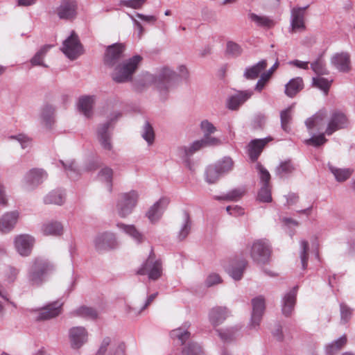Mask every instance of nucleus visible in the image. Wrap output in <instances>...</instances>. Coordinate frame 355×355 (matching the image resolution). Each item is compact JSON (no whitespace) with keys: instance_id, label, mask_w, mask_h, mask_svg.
<instances>
[{"instance_id":"603ef678","label":"nucleus","mask_w":355,"mask_h":355,"mask_svg":"<svg viewBox=\"0 0 355 355\" xmlns=\"http://www.w3.org/2000/svg\"><path fill=\"white\" fill-rule=\"evenodd\" d=\"M309 243L306 241H300V257L301 259L302 267V269L305 270L307 267V262L309 258Z\"/></svg>"},{"instance_id":"5701e85b","label":"nucleus","mask_w":355,"mask_h":355,"mask_svg":"<svg viewBox=\"0 0 355 355\" xmlns=\"http://www.w3.org/2000/svg\"><path fill=\"white\" fill-rule=\"evenodd\" d=\"M297 287H294L284 296L282 299V311L284 315H291L296 302Z\"/></svg>"},{"instance_id":"0e129e2a","label":"nucleus","mask_w":355,"mask_h":355,"mask_svg":"<svg viewBox=\"0 0 355 355\" xmlns=\"http://www.w3.org/2000/svg\"><path fill=\"white\" fill-rule=\"evenodd\" d=\"M324 135H326V134L324 132L323 133L320 134L319 135L313 136L311 138L307 139L306 141V143L308 145H311V146H313L315 147H318V146L324 144V143H326V141H327L324 137Z\"/></svg>"},{"instance_id":"ea45409f","label":"nucleus","mask_w":355,"mask_h":355,"mask_svg":"<svg viewBox=\"0 0 355 355\" xmlns=\"http://www.w3.org/2000/svg\"><path fill=\"white\" fill-rule=\"evenodd\" d=\"M204 141L202 139L196 140L193 141L189 146L181 147L179 149L180 154H184L185 157H189L193 155L196 152L200 150V149L205 148Z\"/></svg>"},{"instance_id":"774afa93","label":"nucleus","mask_w":355,"mask_h":355,"mask_svg":"<svg viewBox=\"0 0 355 355\" xmlns=\"http://www.w3.org/2000/svg\"><path fill=\"white\" fill-rule=\"evenodd\" d=\"M257 169L259 170L260 179L263 182V184L270 185L269 182L270 180V175L268 170L263 167L260 164H257Z\"/></svg>"},{"instance_id":"ddd939ff","label":"nucleus","mask_w":355,"mask_h":355,"mask_svg":"<svg viewBox=\"0 0 355 355\" xmlns=\"http://www.w3.org/2000/svg\"><path fill=\"white\" fill-rule=\"evenodd\" d=\"M78 2L76 0H61L56 8V14L61 19L71 20L77 15Z\"/></svg>"},{"instance_id":"de8ad7c7","label":"nucleus","mask_w":355,"mask_h":355,"mask_svg":"<svg viewBox=\"0 0 355 355\" xmlns=\"http://www.w3.org/2000/svg\"><path fill=\"white\" fill-rule=\"evenodd\" d=\"M216 331L221 340L223 341H230L236 337L238 329L236 327H229L217 329Z\"/></svg>"},{"instance_id":"f257e3e1","label":"nucleus","mask_w":355,"mask_h":355,"mask_svg":"<svg viewBox=\"0 0 355 355\" xmlns=\"http://www.w3.org/2000/svg\"><path fill=\"white\" fill-rule=\"evenodd\" d=\"M188 76L187 67L180 65L178 67V74L168 67H164L156 76L148 72L144 73L141 81L144 82V85H155L160 92H162L173 88L178 81L179 77L186 79Z\"/></svg>"},{"instance_id":"5fc2aeb1","label":"nucleus","mask_w":355,"mask_h":355,"mask_svg":"<svg viewBox=\"0 0 355 355\" xmlns=\"http://www.w3.org/2000/svg\"><path fill=\"white\" fill-rule=\"evenodd\" d=\"M257 200L261 202H272L270 185L263 184L258 193Z\"/></svg>"},{"instance_id":"c756f323","label":"nucleus","mask_w":355,"mask_h":355,"mask_svg":"<svg viewBox=\"0 0 355 355\" xmlns=\"http://www.w3.org/2000/svg\"><path fill=\"white\" fill-rule=\"evenodd\" d=\"M94 98L92 96H83L79 98L78 103V110L87 118L93 114Z\"/></svg>"},{"instance_id":"423d86ee","label":"nucleus","mask_w":355,"mask_h":355,"mask_svg":"<svg viewBox=\"0 0 355 355\" xmlns=\"http://www.w3.org/2000/svg\"><path fill=\"white\" fill-rule=\"evenodd\" d=\"M137 274L141 275L148 274L150 279L157 280L162 274L161 261L155 260L153 254H150L146 262L138 270Z\"/></svg>"},{"instance_id":"6ab92c4d","label":"nucleus","mask_w":355,"mask_h":355,"mask_svg":"<svg viewBox=\"0 0 355 355\" xmlns=\"http://www.w3.org/2000/svg\"><path fill=\"white\" fill-rule=\"evenodd\" d=\"M168 203L169 200L167 198H162L150 207L146 216L152 223L160 219Z\"/></svg>"},{"instance_id":"e2e57ef3","label":"nucleus","mask_w":355,"mask_h":355,"mask_svg":"<svg viewBox=\"0 0 355 355\" xmlns=\"http://www.w3.org/2000/svg\"><path fill=\"white\" fill-rule=\"evenodd\" d=\"M340 320L343 323H347L352 315V309L345 303L340 304Z\"/></svg>"},{"instance_id":"c85d7f7f","label":"nucleus","mask_w":355,"mask_h":355,"mask_svg":"<svg viewBox=\"0 0 355 355\" xmlns=\"http://www.w3.org/2000/svg\"><path fill=\"white\" fill-rule=\"evenodd\" d=\"M187 327L188 325L185 324L181 327L172 330L170 332L171 339L180 345H184L191 336V333L187 330Z\"/></svg>"},{"instance_id":"680f3d73","label":"nucleus","mask_w":355,"mask_h":355,"mask_svg":"<svg viewBox=\"0 0 355 355\" xmlns=\"http://www.w3.org/2000/svg\"><path fill=\"white\" fill-rule=\"evenodd\" d=\"M331 81H329L327 79L322 77L313 78V85L315 87L320 88L321 90L324 91L326 94H327L328 90L331 86Z\"/></svg>"},{"instance_id":"7c9ffc66","label":"nucleus","mask_w":355,"mask_h":355,"mask_svg":"<svg viewBox=\"0 0 355 355\" xmlns=\"http://www.w3.org/2000/svg\"><path fill=\"white\" fill-rule=\"evenodd\" d=\"M19 274V269L12 266H6L2 271V278L3 284L6 286H10L17 280Z\"/></svg>"},{"instance_id":"aec40b11","label":"nucleus","mask_w":355,"mask_h":355,"mask_svg":"<svg viewBox=\"0 0 355 355\" xmlns=\"http://www.w3.org/2000/svg\"><path fill=\"white\" fill-rule=\"evenodd\" d=\"M331 63L340 72L347 73L351 70L350 55L347 52L335 53L331 57Z\"/></svg>"},{"instance_id":"864d4df0","label":"nucleus","mask_w":355,"mask_h":355,"mask_svg":"<svg viewBox=\"0 0 355 355\" xmlns=\"http://www.w3.org/2000/svg\"><path fill=\"white\" fill-rule=\"evenodd\" d=\"M245 189L242 188L235 189L230 192H228L226 195L217 197L218 200H232V201H237L239 200L245 193Z\"/></svg>"},{"instance_id":"c9c22d12","label":"nucleus","mask_w":355,"mask_h":355,"mask_svg":"<svg viewBox=\"0 0 355 355\" xmlns=\"http://www.w3.org/2000/svg\"><path fill=\"white\" fill-rule=\"evenodd\" d=\"M52 45L46 44L42 46L40 50L35 54L31 58V63L32 66H42L47 67L48 66L44 63V58L46 56L47 52L52 47Z\"/></svg>"},{"instance_id":"79ce46f5","label":"nucleus","mask_w":355,"mask_h":355,"mask_svg":"<svg viewBox=\"0 0 355 355\" xmlns=\"http://www.w3.org/2000/svg\"><path fill=\"white\" fill-rule=\"evenodd\" d=\"M293 105H291L280 112L282 128L285 132H288L291 130L290 123L292 120V110H293Z\"/></svg>"},{"instance_id":"0eeeda50","label":"nucleus","mask_w":355,"mask_h":355,"mask_svg":"<svg viewBox=\"0 0 355 355\" xmlns=\"http://www.w3.org/2000/svg\"><path fill=\"white\" fill-rule=\"evenodd\" d=\"M271 253L270 246L268 241L258 240L254 242L251 249L252 259L259 264L267 263Z\"/></svg>"},{"instance_id":"9b49d317","label":"nucleus","mask_w":355,"mask_h":355,"mask_svg":"<svg viewBox=\"0 0 355 355\" xmlns=\"http://www.w3.org/2000/svg\"><path fill=\"white\" fill-rule=\"evenodd\" d=\"M125 49V45L122 43H115L108 46L104 56L105 64L109 67L116 65L123 58Z\"/></svg>"},{"instance_id":"f704fd0d","label":"nucleus","mask_w":355,"mask_h":355,"mask_svg":"<svg viewBox=\"0 0 355 355\" xmlns=\"http://www.w3.org/2000/svg\"><path fill=\"white\" fill-rule=\"evenodd\" d=\"M40 119L46 127L51 128L55 121L53 107L51 105L44 106L41 110Z\"/></svg>"},{"instance_id":"09e8293b","label":"nucleus","mask_w":355,"mask_h":355,"mask_svg":"<svg viewBox=\"0 0 355 355\" xmlns=\"http://www.w3.org/2000/svg\"><path fill=\"white\" fill-rule=\"evenodd\" d=\"M142 138L146 141L149 146L152 145L155 140V132L153 128L148 121H146L141 132Z\"/></svg>"},{"instance_id":"f03ea898","label":"nucleus","mask_w":355,"mask_h":355,"mask_svg":"<svg viewBox=\"0 0 355 355\" xmlns=\"http://www.w3.org/2000/svg\"><path fill=\"white\" fill-rule=\"evenodd\" d=\"M55 270L54 264L49 260L37 257L35 259L28 271V279L33 286L41 285L47 275Z\"/></svg>"},{"instance_id":"2f4dec72","label":"nucleus","mask_w":355,"mask_h":355,"mask_svg":"<svg viewBox=\"0 0 355 355\" xmlns=\"http://www.w3.org/2000/svg\"><path fill=\"white\" fill-rule=\"evenodd\" d=\"M65 201V193L62 190H53L44 197V202L46 205L54 204L62 205Z\"/></svg>"},{"instance_id":"4468645a","label":"nucleus","mask_w":355,"mask_h":355,"mask_svg":"<svg viewBox=\"0 0 355 355\" xmlns=\"http://www.w3.org/2000/svg\"><path fill=\"white\" fill-rule=\"evenodd\" d=\"M328 119L327 111L326 110H320L312 117L307 119L305 124L309 130H315L320 132L326 129Z\"/></svg>"},{"instance_id":"bf43d9fd","label":"nucleus","mask_w":355,"mask_h":355,"mask_svg":"<svg viewBox=\"0 0 355 355\" xmlns=\"http://www.w3.org/2000/svg\"><path fill=\"white\" fill-rule=\"evenodd\" d=\"M311 67L318 75H327L329 73L324 61L321 58H318L311 63Z\"/></svg>"},{"instance_id":"052dcab7","label":"nucleus","mask_w":355,"mask_h":355,"mask_svg":"<svg viewBox=\"0 0 355 355\" xmlns=\"http://www.w3.org/2000/svg\"><path fill=\"white\" fill-rule=\"evenodd\" d=\"M200 128L203 133L204 137L211 135L217 130L214 125L207 119H204L201 121Z\"/></svg>"},{"instance_id":"4c0bfd02","label":"nucleus","mask_w":355,"mask_h":355,"mask_svg":"<svg viewBox=\"0 0 355 355\" xmlns=\"http://www.w3.org/2000/svg\"><path fill=\"white\" fill-rule=\"evenodd\" d=\"M117 227L125 234L131 236L136 242L141 243L143 241V235L132 225L118 223Z\"/></svg>"},{"instance_id":"39448f33","label":"nucleus","mask_w":355,"mask_h":355,"mask_svg":"<svg viewBox=\"0 0 355 355\" xmlns=\"http://www.w3.org/2000/svg\"><path fill=\"white\" fill-rule=\"evenodd\" d=\"M139 198V194L136 191H130L121 193L116 203V211L118 214L125 218L130 215L136 207Z\"/></svg>"},{"instance_id":"72a5a7b5","label":"nucleus","mask_w":355,"mask_h":355,"mask_svg":"<svg viewBox=\"0 0 355 355\" xmlns=\"http://www.w3.org/2000/svg\"><path fill=\"white\" fill-rule=\"evenodd\" d=\"M246 264L247 263L245 261H240L234 264L231 265L226 269V271L234 280H240L243 277Z\"/></svg>"},{"instance_id":"2eb2a0df","label":"nucleus","mask_w":355,"mask_h":355,"mask_svg":"<svg viewBox=\"0 0 355 355\" xmlns=\"http://www.w3.org/2000/svg\"><path fill=\"white\" fill-rule=\"evenodd\" d=\"M94 242L95 248L98 252L113 249L117 246L115 235L111 232L99 234Z\"/></svg>"},{"instance_id":"58836bf2","label":"nucleus","mask_w":355,"mask_h":355,"mask_svg":"<svg viewBox=\"0 0 355 355\" xmlns=\"http://www.w3.org/2000/svg\"><path fill=\"white\" fill-rule=\"evenodd\" d=\"M329 169L338 182H345L350 178L353 173L351 168H339L329 164Z\"/></svg>"},{"instance_id":"dca6fc26","label":"nucleus","mask_w":355,"mask_h":355,"mask_svg":"<svg viewBox=\"0 0 355 355\" xmlns=\"http://www.w3.org/2000/svg\"><path fill=\"white\" fill-rule=\"evenodd\" d=\"M35 239L28 234H21L15 237V248L17 252L23 257H27L31 254Z\"/></svg>"},{"instance_id":"37998d69","label":"nucleus","mask_w":355,"mask_h":355,"mask_svg":"<svg viewBox=\"0 0 355 355\" xmlns=\"http://www.w3.org/2000/svg\"><path fill=\"white\" fill-rule=\"evenodd\" d=\"M346 343L347 338L345 336H343L338 340L327 345L325 347L327 354L334 355L343 348V347L346 344Z\"/></svg>"},{"instance_id":"cd10ccee","label":"nucleus","mask_w":355,"mask_h":355,"mask_svg":"<svg viewBox=\"0 0 355 355\" xmlns=\"http://www.w3.org/2000/svg\"><path fill=\"white\" fill-rule=\"evenodd\" d=\"M304 87L303 80L300 77L292 78L285 85V94L287 96L293 98Z\"/></svg>"},{"instance_id":"20e7f679","label":"nucleus","mask_w":355,"mask_h":355,"mask_svg":"<svg viewBox=\"0 0 355 355\" xmlns=\"http://www.w3.org/2000/svg\"><path fill=\"white\" fill-rule=\"evenodd\" d=\"M121 116L119 112H114L111 114L109 119L103 123L98 125L96 130L97 139L101 147L108 151L112 150L111 129L114 126V123Z\"/></svg>"},{"instance_id":"b1692460","label":"nucleus","mask_w":355,"mask_h":355,"mask_svg":"<svg viewBox=\"0 0 355 355\" xmlns=\"http://www.w3.org/2000/svg\"><path fill=\"white\" fill-rule=\"evenodd\" d=\"M62 304L54 302L40 309L37 317V320H49L59 315L61 313Z\"/></svg>"},{"instance_id":"6e6552de","label":"nucleus","mask_w":355,"mask_h":355,"mask_svg":"<svg viewBox=\"0 0 355 355\" xmlns=\"http://www.w3.org/2000/svg\"><path fill=\"white\" fill-rule=\"evenodd\" d=\"M349 120L347 116L340 111H334L329 116L328 123L324 133L329 136L334 132L347 128Z\"/></svg>"},{"instance_id":"3c124183","label":"nucleus","mask_w":355,"mask_h":355,"mask_svg":"<svg viewBox=\"0 0 355 355\" xmlns=\"http://www.w3.org/2000/svg\"><path fill=\"white\" fill-rule=\"evenodd\" d=\"M113 171L111 168L105 166L98 173V178L102 182H105L107 185L109 191L112 190V180Z\"/></svg>"},{"instance_id":"4be33fe9","label":"nucleus","mask_w":355,"mask_h":355,"mask_svg":"<svg viewBox=\"0 0 355 355\" xmlns=\"http://www.w3.org/2000/svg\"><path fill=\"white\" fill-rule=\"evenodd\" d=\"M19 212L12 211L6 212L0 218V232L8 233L12 230L17 223Z\"/></svg>"},{"instance_id":"a211bd4d","label":"nucleus","mask_w":355,"mask_h":355,"mask_svg":"<svg viewBox=\"0 0 355 355\" xmlns=\"http://www.w3.org/2000/svg\"><path fill=\"white\" fill-rule=\"evenodd\" d=\"M230 315V312L227 307L214 306L209 310L208 318L210 324L216 328L222 324Z\"/></svg>"},{"instance_id":"bb28decb","label":"nucleus","mask_w":355,"mask_h":355,"mask_svg":"<svg viewBox=\"0 0 355 355\" xmlns=\"http://www.w3.org/2000/svg\"><path fill=\"white\" fill-rule=\"evenodd\" d=\"M270 139L252 140L248 145V155L252 161H256L261 153L264 146Z\"/></svg>"},{"instance_id":"a19ab883","label":"nucleus","mask_w":355,"mask_h":355,"mask_svg":"<svg viewBox=\"0 0 355 355\" xmlns=\"http://www.w3.org/2000/svg\"><path fill=\"white\" fill-rule=\"evenodd\" d=\"M64 168L66 173L69 178L71 180H76L78 175L80 173V170L78 167L76 163L73 160H69L67 162L60 161Z\"/></svg>"},{"instance_id":"9d476101","label":"nucleus","mask_w":355,"mask_h":355,"mask_svg":"<svg viewBox=\"0 0 355 355\" xmlns=\"http://www.w3.org/2000/svg\"><path fill=\"white\" fill-rule=\"evenodd\" d=\"M62 51L71 60L76 59L83 53L82 45L74 31L64 41Z\"/></svg>"},{"instance_id":"49530a36","label":"nucleus","mask_w":355,"mask_h":355,"mask_svg":"<svg viewBox=\"0 0 355 355\" xmlns=\"http://www.w3.org/2000/svg\"><path fill=\"white\" fill-rule=\"evenodd\" d=\"M221 175L216 165L209 166L206 169L205 180L209 184L216 183Z\"/></svg>"},{"instance_id":"a18cd8bd","label":"nucleus","mask_w":355,"mask_h":355,"mask_svg":"<svg viewBox=\"0 0 355 355\" xmlns=\"http://www.w3.org/2000/svg\"><path fill=\"white\" fill-rule=\"evenodd\" d=\"M218 171L223 175L227 173L233 169L234 162L230 157H224L222 159L219 160L216 164Z\"/></svg>"},{"instance_id":"13d9d810","label":"nucleus","mask_w":355,"mask_h":355,"mask_svg":"<svg viewBox=\"0 0 355 355\" xmlns=\"http://www.w3.org/2000/svg\"><path fill=\"white\" fill-rule=\"evenodd\" d=\"M250 18L252 21L261 26L270 28L274 25V21L266 17L259 16L256 14L252 13L250 15Z\"/></svg>"},{"instance_id":"412c9836","label":"nucleus","mask_w":355,"mask_h":355,"mask_svg":"<svg viewBox=\"0 0 355 355\" xmlns=\"http://www.w3.org/2000/svg\"><path fill=\"white\" fill-rule=\"evenodd\" d=\"M47 173L41 168H33L25 175V181L28 187L35 188L42 184L46 178Z\"/></svg>"},{"instance_id":"a878e982","label":"nucleus","mask_w":355,"mask_h":355,"mask_svg":"<svg viewBox=\"0 0 355 355\" xmlns=\"http://www.w3.org/2000/svg\"><path fill=\"white\" fill-rule=\"evenodd\" d=\"M253 94L252 90L241 91L230 96L227 101V107L230 110H236Z\"/></svg>"},{"instance_id":"c03bdc74","label":"nucleus","mask_w":355,"mask_h":355,"mask_svg":"<svg viewBox=\"0 0 355 355\" xmlns=\"http://www.w3.org/2000/svg\"><path fill=\"white\" fill-rule=\"evenodd\" d=\"M295 171L293 163L288 160L282 162L276 168V174L280 178L286 177Z\"/></svg>"},{"instance_id":"4d7b16f0","label":"nucleus","mask_w":355,"mask_h":355,"mask_svg":"<svg viewBox=\"0 0 355 355\" xmlns=\"http://www.w3.org/2000/svg\"><path fill=\"white\" fill-rule=\"evenodd\" d=\"M243 49L241 46L233 42L228 41L226 45V53L232 57L236 58L241 55Z\"/></svg>"},{"instance_id":"338daca9","label":"nucleus","mask_w":355,"mask_h":355,"mask_svg":"<svg viewBox=\"0 0 355 355\" xmlns=\"http://www.w3.org/2000/svg\"><path fill=\"white\" fill-rule=\"evenodd\" d=\"M108 355H126L125 344L123 343H119L112 346Z\"/></svg>"},{"instance_id":"1a4fd4ad","label":"nucleus","mask_w":355,"mask_h":355,"mask_svg":"<svg viewBox=\"0 0 355 355\" xmlns=\"http://www.w3.org/2000/svg\"><path fill=\"white\" fill-rule=\"evenodd\" d=\"M309 6L304 7H294L291 10L290 32H303L306 30L305 17L306 10Z\"/></svg>"},{"instance_id":"6e6d98bb","label":"nucleus","mask_w":355,"mask_h":355,"mask_svg":"<svg viewBox=\"0 0 355 355\" xmlns=\"http://www.w3.org/2000/svg\"><path fill=\"white\" fill-rule=\"evenodd\" d=\"M202 349L197 343H189L182 350V355H202Z\"/></svg>"},{"instance_id":"f3484780","label":"nucleus","mask_w":355,"mask_h":355,"mask_svg":"<svg viewBox=\"0 0 355 355\" xmlns=\"http://www.w3.org/2000/svg\"><path fill=\"white\" fill-rule=\"evenodd\" d=\"M71 346L73 349L80 348L88 340V333L83 327H73L69 330Z\"/></svg>"},{"instance_id":"e433bc0d","label":"nucleus","mask_w":355,"mask_h":355,"mask_svg":"<svg viewBox=\"0 0 355 355\" xmlns=\"http://www.w3.org/2000/svg\"><path fill=\"white\" fill-rule=\"evenodd\" d=\"M73 316L81 317L86 319L94 320L97 318L98 313L91 307L82 306L71 312Z\"/></svg>"},{"instance_id":"69168bd1","label":"nucleus","mask_w":355,"mask_h":355,"mask_svg":"<svg viewBox=\"0 0 355 355\" xmlns=\"http://www.w3.org/2000/svg\"><path fill=\"white\" fill-rule=\"evenodd\" d=\"M10 138L17 141L23 149L28 148L31 144V139L24 134L11 136Z\"/></svg>"},{"instance_id":"393cba45","label":"nucleus","mask_w":355,"mask_h":355,"mask_svg":"<svg viewBox=\"0 0 355 355\" xmlns=\"http://www.w3.org/2000/svg\"><path fill=\"white\" fill-rule=\"evenodd\" d=\"M63 225L58 220H47L41 226V232L45 236H59L63 234Z\"/></svg>"},{"instance_id":"7ed1b4c3","label":"nucleus","mask_w":355,"mask_h":355,"mask_svg":"<svg viewBox=\"0 0 355 355\" xmlns=\"http://www.w3.org/2000/svg\"><path fill=\"white\" fill-rule=\"evenodd\" d=\"M141 60L140 55H135L117 65L112 74L113 80L117 83L130 81Z\"/></svg>"},{"instance_id":"f8f14e48","label":"nucleus","mask_w":355,"mask_h":355,"mask_svg":"<svg viewBox=\"0 0 355 355\" xmlns=\"http://www.w3.org/2000/svg\"><path fill=\"white\" fill-rule=\"evenodd\" d=\"M252 311L250 326L257 329L260 324L265 309V299L263 296H258L252 300Z\"/></svg>"},{"instance_id":"8fccbe9b","label":"nucleus","mask_w":355,"mask_h":355,"mask_svg":"<svg viewBox=\"0 0 355 355\" xmlns=\"http://www.w3.org/2000/svg\"><path fill=\"white\" fill-rule=\"evenodd\" d=\"M191 220L187 213H184L183 216L182 224L178 233V239L181 241L184 239L191 231Z\"/></svg>"},{"instance_id":"473e14b6","label":"nucleus","mask_w":355,"mask_h":355,"mask_svg":"<svg viewBox=\"0 0 355 355\" xmlns=\"http://www.w3.org/2000/svg\"><path fill=\"white\" fill-rule=\"evenodd\" d=\"M266 60H262L256 64L246 68L244 72V77L250 80L256 79L261 74V71L266 68Z\"/></svg>"}]
</instances>
